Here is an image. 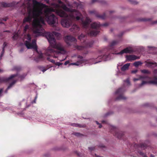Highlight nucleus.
I'll return each instance as SVG.
<instances>
[{
	"label": "nucleus",
	"mask_w": 157,
	"mask_h": 157,
	"mask_svg": "<svg viewBox=\"0 0 157 157\" xmlns=\"http://www.w3.org/2000/svg\"><path fill=\"white\" fill-rule=\"evenodd\" d=\"M52 7V8H47L43 10V13L41 15L43 19V24L40 21L35 27L33 25V21H32L33 34L36 37L41 35L45 32L42 27L43 25H45L44 18L45 21L49 25L54 26L56 23L57 21V18L53 14L51 13L52 12H55L60 17H63L67 15L65 12L60 9V7H61V4L59 5L55 3H53Z\"/></svg>",
	"instance_id": "obj_1"
},
{
	"label": "nucleus",
	"mask_w": 157,
	"mask_h": 157,
	"mask_svg": "<svg viewBox=\"0 0 157 157\" xmlns=\"http://www.w3.org/2000/svg\"><path fill=\"white\" fill-rule=\"evenodd\" d=\"M31 0H27L28 1L26 5L25 3L23 4L24 7H27V16L24 19L23 23L28 22V24L26 25L24 29V33L26 32L28 30H29L30 28L31 22L33 19V24L34 26L35 27L37 24L40 22L44 23V21L43 17L41 16L43 13V8L46 6L42 3L37 1L36 0H33V6L29 2Z\"/></svg>",
	"instance_id": "obj_2"
},
{
	"label": "nucleus",
	"mask_w": 157,
	"mask_h": 157,
	"mask_svg": "<svg viewBox=\"0 0 157 157\" xmlns=\"http://www.w3.org/2000/svg\"><path fill=\"white\" fill-rule=\"evenodd\" d=\"M58 2L59 4H61V8L65 11L71 12L69 15L65 12L67 15L63 17L65 18H62L61 21L62 25L66 28H68L72 25L73 21L75 20H80L81 25L83 28H87L89 26V24L91 22L90 19L86 16L85 20L83 19L82 15L78 11L75 9H72L68 8L63 3L61 0H58Z\"/></svg>",
	"instance_id": "obj_3"
},
{
	"label": "nucleus",
	"mask_w": 157,
	"mask_h": 157,
	"mask_svg": "<svg viewBox=\"0 0 157 157\" xmlns=\"http://www.w3.org/2000/svg\"><path fill=\"white\" fill-rule=\"evenodd\" d=\"M54 36L59 38L60 37L61 35L59 33L55 31H53L52 33L48 32L46 33V37L52 47H49L48 48L46 53L48 55L50 53L54 57H56L60 52L63 54H65L66 51L61 43L56 42Z\"/></svg>",
	"instance_id": "obj_4"
},
{
	"label": "nucleus",
	"mask_w": 157,
	"mask_h": 157,
	"mask_svg": "<svg viewBox=\"0 0 157 157\" xmlns=\"http://www.w3.org/2000/svg\"><path fill=\"white\" fill-rule=\"evenodd\" d=\"M111 55L110 53L107 52L103 55H99L97 58H92L89 61L86 60L82 56H78V60L77 62L71 63L70 65L81 66L88 63H90V64H95L102 61H107L111 59Z\"/></svg>",
	"instance_id": "obj_5"
},
{
	"label": "nucleus",
	"mask_w": 157,
	"mask_h": 157,
	"mask_svg": "<svg viewBox=\"0 0 157 157\" xmlns=\"http://www.w3.org/2000/svg\"><path fill=\"white\" fill-rule=\"evenodd\" d=\"M89 24L88 27L87 28H85L86 32L88 35L90 36H95L97 35L99 32V29L101 26L106 27L108 25V23L100 24L98 22H94L91 24V27H89Z\"/></svg>",
	"instance_id": "obj_6"
},
{
	"label": "nucleus",
	"mask_w": 157,
	"mask_h": 157,
	"mask_svg": "<svg viewBox=\"0 0 157 157\" xmlns=\"http://www.w3.org/2000/svg\"><path fill=\"white\" fill-rule=\"evenodd\" d=\"M124 82L123 86L115 92V94L116 96L115 99L116 101L125 100L127 99V98L123 95V93L130 85V83L128 78L124 80Z\"/></svg>",
	"instance_id": "obj_7"
},
{
	"label": "nucleus",
	"mask_w": 157,
	"mask_h": 157,
	"mask_svg": "<svg viewBox=\"0 0 157 157\" xmlns=\"http://www.w3.org/2000/svg\"><path fill=\"white\" fill-rule=\"evenodd\" d=\"M151 78L145 75H140L138 78H134L133 81L135 82L138 80L142 81L141 83L139 85V87H141L143 86L148 83L150 84H156L157 82L155 81L150 80Z\"/></svg>",
	"instance_id": "obj_8"
},
{
	"label": "nucleus",
	"mask_w": 157,
	"mask_h": 157,
	"mask_svg": "<svg viewBox=\"0 0 157 157\" xmlns=\"http://www.w3.org/2000/svg\"><path fill=\"white\" fill-rule=\"evenodd\" d=\"M25 39L26 40L25 41V45L28 49H33L36 52H38L36 45V40H33L31 42V37L29 34L25 35Z\"/></svg>",
	"instance_id": "obj_9"
},
{
	"label": "nucleus",
	"mask_w": 157,
	"mask_h": 157,
	"mask_svg": "<svg viewBox=\"0 0 157 157\" xmlns=\"http://www.w3.org/2000/svg\"><path fill=\"white\" fill-rule=\"evenodd\" d=\"M122 63H119L117 66L118 71L117 74H116L117 76H120L121 75H124L125 74V71L128 69L130 65L129 63H127L123 65L121 68V71L119 70V67L123 65Z\"/></svg>",
	"instance_id": "obj_10"
},
{
	"label": "nucleus",
	"mask_w": 157,
	"mask_h": 157,
	"mask_svg": "<svg viewBox=\"0 0 157 157\" xmlns=\"http://www.w3.org/2000/svg\"><path fill=\"white\" fill-rule=\"evenodd\" d=\"M111 132L113 135L116 136L118 138L120 139L123 135V133L122 132L118 131V129L115 126L111 125L110 126Z\"/></svg>",
	"instance_id": "obj_11"
},
{
	"label": "nucleus",
	"mask_w": 157,
	"mask_h": 157,
	"mask_svg": "<svg viewBox=\"0 0 157 157\" xmlns=\"http://www.w3.org/2000/svg\"><path fill=\"white\" fill-rule=\"evenodd\" d=\"M133 52V51L131 48L127 47L122 50L120 52L117 53H116V52H113L111 54L116 55H122L124 53H132Z\"/></svg>",
	"instance_id": "obj_12"
},
{
	"label": "nucleus",
	"mask_w": 157,
	"mask_h": 157,
	"mask_svg": "<svg viewBox=\"0 0 157 157\" xmlns=\"http://www.w3.org/2000/svg\"><path fill=\"white\" fill-rule=\"evenodd\" d=\"M77 0L79 2V3L75 2L71 5L68 4V6L70 7L69 8L72 9L71 8H77L78 9H82L84 7L83 5L81 3L79 0Z\"/></svg>",
	"instance_id": "obj_13"
},
{
	"label": "nucleus",
	"mask_w": 157,
	"mask_h": 157,
	"mask_svg": "<svg viewBox=\"0 0 157 157\" xmlns=\"http://www.w3.org/2000/svg\"><path fill=\"white\" fill-rule=\"evenodd\" d=\"M64 40L66 43L69 45H71V42H75L77 41L76 39L71 36H66L64 38Z\"/></svg>",
	"instance_id": "obj_14"
},
{
	"label": "nucleus",
	"mask_w": 157,
	"mask_h": 157,
	"mask_svg": "<svg viewBox=\"0 0 157 157\" xmlns=\"http://www.w3.org/2000/svg\"><path fill=\"white\" fill-rule=\"evenodd\" d=\"M18 3H16L14 1L10 3H6L4 2H0V5L1 6L3 7H13Z\"/></svg>",
	"instance_id": "obj_15"
},
{
	"label": "nucleus",
	"mask_w": 157,
	"mask_h": 157,
	"mask_svg": "<svg viewBox=\"0 0 157 157\" xmlns=\"http://www.w3.org/2000/svg\"><path fill=\"white\" fill-rule=\"evenodd\" d=\"M89 13L90 14H94L98 18H99L102 19H104L106 18V17L105 13H104L103 14L100 15L98 14V13H97L96 11L94 10L89 11Z\"/></svg>",
	"instance_id": "obj_16"
},
{
	"label": "nucleus",
	"mask_w": 157,
	"mask_h": 157,
	"mask_svg": "<svg viewBox=\"0 0 157 157\" xmlns=\"http://www.w3.org/2000/svg\"><path fill=\"white\" fill-rule=\"evenodd\" d=\"M17 76L18 75L17 74H15L11 75L8 78H5L3 77H0V83L3 82H7Z\"/></svg>",
	"instance_id": "obj_17"
},
{
	"label": "nucleus",
	"mask_w": 157,
	"mask_h": 157,
	"mask_svg": "<svg viewBox=\"0 0 157 157\" xmlns=\"http://www.w3.org/2000/svg\"><path fill=\"white\" fill-rule=\"evenodd\" d=\"M127 59L129 61H132L136 59H139L140 58L139 56H138L133 55H127L126 57Z\"/></svg>",
	"instance_id": "obj_18"
},
{
	"label": "nucleus",
	"mask_w": 157,
	"mask_h": 157,
	"mask_svg": "<svg viewBox=\"0 0 157 157\" xmlns=\"http://www.w3.org/2000/svg\"><path fill=\"white\" fill-rule=\"evenodd\" d=\"M46 51V52H45V55L47 56H50V57H48L47 58V59L48 61H49V62H52V63H55V61L53 59H52L51 58V57H53L54 58H58L59 57V56L61 54H62L61 53H60L58 55V57H54L52 56L51 54V53H49V55H48V54H47V53H46V52H47V50Z\"/></svg>",
	"instance_id": "obj_19"
},
{
	"label": "nucleus",
	"mask_w": 157,
	"mask_h": 157,
	"mask_svg": "<svg viewBox=\"0 0 157 157\" xmlns=\"http://www.w3.org/2000/svg\"><path fill=\"white\" fill-rule=\"evenodd\" d=\"M146 65L148 67L153 68L157 66V63L154 61H148L146 62Z\"/></svg>",
	"instance_id": "obj_20"
},
{
	"label": "nucleus",
	"mask_w": 157,
	"mask_h": 157,
	"mask_svg": "<svg viewBox=\"0 0 157 157\" xmlns=\"http://www.w3.org/2000/svg\"><path fill=\"white\" fill-rule=\"evenodd\" d=\"M79 27L75 24H73L71 28L70 29L71 31L73 32L74 33H76L79 31Z\"/></svg>",
	"instance_id": "obj_21"
},
{
	"label": "nucleus",
	"mask_w": 157,
	"mask_h": 157,
	"mask_svg": "<svg viewBox=\"0 0 157 157\" xmlns=\"http://www.w3.org/2000/svg\"><path fill=\"white\" fill-rule=\"evenodd\" d=\"M45 59V57L44 56V55L41 53L39 54L38 56L34 59L35 60L36 62H38L40 61H42Z\"/></svg>",
	"instance_id": "obj_22"
},
{
	"label": "nucleus",
	"mask_w": 157,
	"mask_h": 157,
	"mask_svg": "<svg viewBox=\"0 0 157 157\" xmlns=\"http://www.w3.org/2000/svg\"><path fill=\"white\" fill-rule=\"evenodd\" d=\"M85 36L82 34L78 36V39L81 42L85 44Z\"/></svg>",
	"instance_id": "obj_23"
},
{
	"label": "nucleus",
	"mask_w": 157,
	"mask_h": 157,
	"mask_svg": "<svg viewBox=\"0 0 157 157\" xmlns=\"http://www.w3.org/2000/svg\"><path fill=\"white\" fill-rule=\"evenodd\" d=\"M74 46V47L76 48V49L78 50H83L85 48V46H78L76 44H75Z\"/></svg>",
	"instance_id": "obj_24"
},
{
	"label": "nucleus",
	"mask_w": 157,
	"mask_h": 157,
	"mask_svg": "<svg viewBox=\"0 0 157 157\" xmlns=\"http://www.w3.org/2000/svg\"><path fill=\"white\" fill-rule=\"evenodd\" d=\"M119 43L118 40H114L113 41L109 44V47H112L117 44Z\"/></svg>",
	"instance_id": "obj_25"
},
{
	"label": "nucleus",
	"mask_w": 157,
	"mask_h": 157,
	"mask_svg": "<svg viewBox=\"0 0 157 157\" xmlns=\"http://www.w3.org/2000/svg\"><path fill=\"white\" fill-rule=\"evenodd\" d=\"M17 81L16 80H14V81H13L11 83L10 85H9V86L7 88L6 90L5 91V93H7V91H8V90L10 89V88H11L12 86H13V85L16 83V82Z\"/></svg>",
	"instance_id": "obj_26"
},
{
	"label": "nucleus",
	"mask_w": 157,
	"mask_h": 157,
	"mask_svg": "<svg viewBox=\"0 0 157 157\" xmlns=\"http://www.w3.org/2000/svg\"><path fill=\"white\" fill-rule=\"evenodd\" d=\"M105 1L103 0H91V3L93 4L95 2H99L101 3H105Z\"/></svg>",
	"instance_id": "obj_27"
},
{
	"label": "nucleus",
	"mask_w": 157,
	"mask_h": 157,
	"mask_svg": "<svg viewBox=\"0 0 157 157\" xmlns=\"http://www.w3.org/2000/svg\"><path fill=\"white\" fill-rule=\"evenodd\" d=\"M142 63L140 61H138L135 62L133 63V65L136 67H137L141 65Z\"/></svg>",
	"instance_id": "obj_28"
},
{
	"label": "nucleus",
	"mask_w": 157,
	"mask_h": 157,
	"mask_svg": "<svg viewBox=\"0 0 157 157\" xmlns=\"http://www.w3.org/2000/svg\"><path fill=\"white\" fill-rule=\"evenodd\" d=\"M71 125L72 126L76 127H84L85 126V125H81L80 124H77L75 123H73L71 124Z\"/></svg>",
	"instance_id": "obj_29"
},
{
	"label": "nucleus",
	"mask_w": 157,
	"mask_h": 157,
	"mask_svg": "<svg viewBox=\"0 0 157 157\" xmlns=\"http://www.w3.org/2000/svg\"><path fill=\"white\" fill-rule=\"evenodd\" d=\"M40 69L43 72H44L46 71L47 69L46 67H39Z\"/></svg>",
	"instance_id": "obj_30"
},
{
	"label": "nucleus",
	"mask_w": 157,
	"mask_h": 157,
	"mask_svg": "<svg viewBox=\"0 0 157 157\" xmlns=\"http://www.w3.org/2000/svg\"><path fill=\"white\" fill-rule=\"evenodd\" d=\"M141 72L142 73L144 74H149L150 73V72L148 70L144 69L142 70L141 71Z\"/></svg>",
	"instance_id": "obj_31"
},
{
	"label": "nucleus",
	"mask_w": 157,
	"mask_h": 157,
	"mask_svg": "<svg viewBox=\"0 0 157 157\" xmlns=\"http://www.w3.org/2000/svg\"><path fill=\"white\" fill-rule=\"evenodd\" d=\"M26 74H24L21 75H18V77L20 78L22 80L24 79L25 77L26 76Z\"/></svg>",
	"instance_id": "obj_32"
},
{
	"label": "nucleus",
	"mask_w": 157,
	"mask_h": 157,
	"mask_svg": "<svg viewBox=\"0 0 157 157\" xmlns=\"http://www.w3.org/2000/svg\"><path fill=\"white\" fill-rule=\"evenodd\" d=\"M72 134L77 137H80L82 135V134L78 132H74Z\"/></svg>",
	"instance_id": "obj_33"
},
{
	"label": "nucleus",
	"mask_w": 157,
	"mask_h": 157,
	"mask_svg": "<svg viewBox=\"0 0 157 157\" xmlns=\"http://www.w3.org/2000/svg\"><path fill=\"white\" fill-rule=\"evenodd\" d=\"M18 37V35L16 33L13 35L12 38H13V40H16L17 39Z\"/></svg>",
	"instance_id": "obj_34"
},
{
	"label": "nucleus",
	"mask_w": 157,
	"mask_h": 157,
	"mask_svg": "<svg viewBox=\"0 0 157 157\" xmlns=\"http://www.w3.org/2000/svg\"><path fill=\"white\" fill-rule=\"evenodd\" d=\"M139 153L140 155H142L143 157H147V156L144 153L141 151H140L139 152Z\"/></svg>",
	"instance_id": "obj_35"
},
{
	"label": "nucleus",
	"mask_w": 157,
	"mask_h": 157,
	"mask_svg": "<svg viewBox=\"0 0 157 157\" xmlns=\"http://www.w3.org/2000/svg\"><path fill=\"white\" fill-rule=\"evenodd\" d=\"M21 69V68L20 67L18 66H14L13 67V70H16L17 71H19Z\"/></svg>",
	"instance_id": "obj_36"
},
{
	"label": "nucleus",
	"mask_w": 157,
	"mask_h": 157,
	"mask_svg": "<svg viewBox=\"0 0 157 157\" xmlns=\"http://www.w3.org/2000/svg\"><path fill=\"white\" fill-rule=\"evenodd\" d=\"M7 44L6 42H4L2 46V49H5V48L7 46Z\"/></svg>",
	"instance_id": "obj_37"
},
{
	"label": "nucleus",
	"mask_w": 157,
	"mask_h": 157,
	"mask_svg": "<svg viewBox=\"0 0 157 157\" xmlns=\"http://www.w3.org/2000/svg\"><path fill=\"white\" fill-rule=\"evenodd\" d=\"M53 28H54V30H56V31H59L60 29V28L59 27H58L57 26H54Z\"/></svg>",
	"instance_id": "obj_38"
},
{
	"label": "nucleus",
	"mask_w": 157,
	"mask_h": 157,
	"mask_svg": "<svg viewBox=\"0 0 157 157\" xmlns=\"http://www.w3.org/2000/svg\"><path fill=\"white\" fill-rule=\"evenodd\" d=\"M55 65H56L58 66H60L62 64V63L59 62H57L54 63Z\"/></svg>",
	"instance_id": "obj_39"
},
{
	"label": "nucleus",
	"mask_w": 157,
	"mask_h": 157,
	"mask_svg": "<svg viewBox=\"0 0 157 157\" xmlns=\"http://www.w3.org/2000/svg\"><path fill=\"white\" fill-rule=\"evenodd\" d=\"M77 154L78 156L80 157H82L83 156V154L82 153H79L77 152Z\"/></svg>",
	"instance_id": "obj_40"
},
{
	"label": "nucleus",
	"mask_w": 157,
	"mask_h": 157,
	"mask_svg": "<svg viewBox=\"0 0 157 157\" xmlns=\"http://www.w3.org/2000/svg\"><path fill=\"white\" fill-rule=\"evenodd\" d=\"M8 19V18L7 17H6L4 18H0V20L1 21H2L3 20V21H6Z\"/></svg>",
	"instance_id": "obj_41"
},
{
	"label": "nucleus",
	"mask_w": 157,
	"mask_h": 157,
	"mask_svg": "<svg viewBox=\"0 0 157 157\" xmlns=\"http://www.w3.org/2000/svg\"><path fill=\"white\" fill-rule=\"evenodd\" d=\"M88 149L90 151H92L94 150L95 148L94 147H88Z\"/></svg>",
	"instance_id": "obj_42"
},
{
	"label": "nucleus",
	"mask_w": 157,
	"mask_h": 157,
	"mask_svg": "<svg viewBox=\"0 0 157 157\" xmlns=\"http://www.w3.org/2000/svg\"><path fill=\"white\" fill-rule=\"evenodd\" d=\"M130 1V2H131L132 3V4H137V3L136 2V1H134V0H131Z\"/></svg>",
	"instance_id": "obj_43"
},
{
	"label": "nucleus",
	"mask_w": 157,
	"mask_h": 157,
	"mask_svg": "<svg viewBox=\"0 0 157 157\" xmlns=\"http://www.w3.org/2000/svg\"><path fill=\"white\" fill-rule=\"evenodd\" d=\"M148 48H150V50H154L156 48L154 47H152L151 46H148Z\"/></svg>",
	"instance_id": "obj_44"
},
{
	"label": "nucleus",
	"mask_w": 157,
	"mask_h": 157,
	"mask_svg": "<svg viewBox=\"0 0 157 157\" xmlns=\"http://www.w3.org/2000/svg\"><path fill=\"white\" fill-rule=\"evenodd\" d=\"M92 43H90V44H89V43H88L86 44V47H91L92 46Z\"/></svg>",
	"instance_id": "obj_45"
},
{
	"label": "nucleus",
	"mask_w": 157,
	"mask_h": 157,
	"mask_svg": "<svg viewBox=\"0 0 157 157\" xmlns=\"http://www.w3.org/2000/svg\"><path fill=\"white\" fill-rule=\"evenodd\" d=\"M91 154L92 155H93V156L94 157H102V156H99L98 155H97L96 154H94V155H93V154Z\"/></svg>",
	"instance_id": "obj_46"
},
{
	"label": "nucleus",
	"mask_w": 157,
	"mask_h": 157,
	"mask_svg": "<svg viewBox=\"0 0 157 157\" xmlns=\"http://www.w3.org/2000/svg\"><path fill=\"white\" fill-rule=\"evenodd\" d=\"M137 71L138 70H135L132 71L131 72L132 73L135 74L136 73Z\"/></svg>",
	"instance_id": "obj_47"
},
{
	"label": "nucleus",
	"mask_w": 157,
	"mask_h": 157,
	"mask_svg": "<svg viewBox=\"0 0 157 157\" xmlns=\"http://www.w3.org/2000/svg\"><path fill=\"white\" fill-rule=\"evenodd\" d=\"M141 147H144L145 148H146L147 147V146L146 145L144 144H142Z\"/></svg>",
	"instance_id": "obj_48"
},
{
	"label": "nucleus",
	"mask_w": 157,
	"mask_h": 157,
	"mask_svg": "<svg viewBox=\"0 0 157 157\" xmlns=\"http://www.w3.org/2000/svg\"><path fill=\"white\" fill-rule=\"evenodd\" d=\"M69 63V61H68H68H66L65 62V63H64V65H67V64H68V63Z\"/></svg>",
	"instance_id": "obj_49"
},
{
	"label": "nucleus",
	"mask_w": 157,
	"mask_h": 157,
	"mask_svg": "<svg viewBox=\"0 0 157 157\" xmlns=\"http://www.w3.org/2000/svg\"><path fill=\"white\" fill-rule=\"evenodd\" d=\"M153 73L155 74H157V69H155L153 71Z\"/></svg>",
	"instance_id": "obj_50"
},
{
	"label": "nucleus",
	"mask_w": 157,
	"mask_h": 157,
	"mask_svg": "<svg viewBox=\"0 0 157 157\" xmlns=\"http://www.w3.org/2000/svg\"><path fill=\"white\" fill-rule=\"evenodd\" d=\"M3 89L2 88L0 89V96H1V94L3 91Z\"/></svg>",
	"instance_id": "obj_51"
},
{
	"label": "nucleus",
	"mask_w": 157,
	"mask_h": 157,
	"mask_svg": "<svg viewBox=\"0 0 157 157\" xmlns=\"http://www.w3.org/2000/svg\"><path fill=\"white\" fill-rule=\"evenodd\" d=\"M5 52V49H2V51L1 52V54H2V55H3V54H4Z\"/></svg>",
	"instance_id": "obj_52"
},
{
	"label": "nucleus",
	"mask_w": 157,
	"mask_h": 157,
	"mask_svg": "<svg viewBox=\"0 0 157 157\" xmlns=\"http://www.w3.org/2000/svg\"><path fill=\"white\" fill-rule=\"evenodd\" d=\"M148 20L146 19H142L140 20V21H145Z\"/></svg>",
	"instance_id": "obj_53"
},
{
	"label": "nucleus",
	"mask_w": 157,
	"mask_h": 157,
	"mask_svg": "<svg viewBox=\"0 0 157 157\" xmlns=\"http://www.w3.org/2000/svg\"><path fill=\"white\" fill-rule=\"evenodd\" d=\"M153 24H157V20L153 21L152 23Z\"/></svg>",
	"instance_id": "obj_54"
},
{
	"label": "nucleus",
	"mask_w": 157,
	"mask_h": 157,
	"mask_svg": "<svg viewBox=\"0 0 157 157\" xmlns=\"http://www.w3.org/2000/svg\"><path fill=\"white\" fill-rule=\"evenodd\" d=\"M3 55L1 54L0 55V60H1L2 59V57L3 56Z\"/></svg>",
	"instance_id": "obj_55"
},
{
	"label": "nucleus",
	"mask_w": 157,
	"mask_h": 157,
	"mask_svg": "<svg viewBox=\"0 0 157 157\" xmlns=\"http://www.w3.org/2000/svg\"><path fill=\"white\" fill-rule=\"evenodd\" d=\"M47 3L49 4V0H44Z\"/></svg>",
	"instance_id": "obj_56"
},
{
	"label": "nucleus",
	"mask_w": 157,
	"mask_h": 157,
	"mask_svg": "<svg viewBox=\"0 0 157 157\" xmlns=\"http://www.w3.org/2000/svg\"><path fill=\"white\" fill-rule=\"evenodd\" d=\"M99 128H101L102 127V125H101V124H99Z\"/></svg>",
	"instance_id": "obj_57"
},
{
	"label": "nucleus",
	"mask_w": 157,
	"mask_h": 157,
	"mask_svg": "<svg viewBox=\"0 0 157 157\" xmlns=\"http://www.w3.org/2000/svg\"><path fill=\"white\" fill-rule=\"evenodd\" d=\"M150 157H155L154 155H153L151 154L150 155Z\"/></svg>",
	"instance_id": "obj_58"
},
{
	"label": "nucleus",
	"mask_w": 157,
	"mask_h": 157,
	"mask_svg": "<svg viewBox=\"0 0 157 157\" xmlns=\"http://www.w3.org/2000/svg\"><path fill=\"white\" fill-rule=\"evenodd\" d=\"M23 50H23V49L21 48V49H20V52H22L23 51Z\"/></svg>",
	"instance_id": "obj_59"
},
{
	"label": "nucleus",
	"mask_w": 157,
	"mask_h": 157,
	"mask_svg": "<svg viewBox=\"0 0 157 157\" xmlns=\"http://www.w3.org/2000/svg\"><path fill=\"white\" fill-rule=\"evenodd\" d=\"M95 122H96V123L97 124H98V125H99V124H100V123H98V121H95Z\"/></svg>",
	"instance_id": "obj_60"
},
{
	"label": "nucleus",
	"mask_w": 157,
	"mask_h": 157,
	"mask_svg": "<svg viewBox=\"0 0 157 157\" xmlns=\"http://www.w3.org/2000/svg\"><path fill=\"white\" fill-rule=\"evenodd\" d=\"M110 114V113H107L106 115H105V116H107V115H109V114Z\"/></svg>",
	"instance_id": "obj_61"
},
{
	"label": "nucleus",
	"mask_w": 157,
	"mask_h": 157,
	"mask_svg": "<svg viewBox=\"0 0 157 157\" xmlns=\"http://www.w3.org/2000/svg\"><path fill=\"white\" fill-rule=\"evenodd\" d=\"M36 98H37V96H36L35 97V100H34V103H35V100H36Z\"/></svg>",
	"instance_id": "obj_62"
},
{
	"label": "nucleus",
	"mask_w": 157,
	"mask_h": 157,
	"mask_svg": "<svg viewBox=\"0 0 157 157\" xmlns=\"http://www.w3.org/2000/svg\"><path fill=\"white\" fill-rule=\"evenodd\" d=\"M105 121H102V123H105Z\"/></svg>",
	"instance_id": "obj_63"
},
{
	"label": "nucleus",
	"mask_w": 157,
	"mask_h": 157,
	"mask_svg": "<svg viewBox=\"0 0 157 157\" xmlns=\"http://www.w3.org/2000/svg\"><path fill=\"white\" fill-rule=\"evenodd\" d=\"M66 58V57H65L64 59H62V60H60L61 61H63L64 60H65Z\"/></svg>",
	"instance_id": "obj_64"
}]
</instances>
